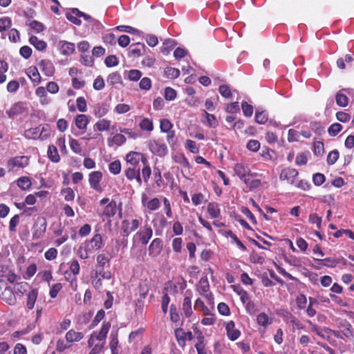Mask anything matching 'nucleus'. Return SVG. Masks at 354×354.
<instances>
[{"mask_svg":"<svg viewBox=\"0 0 354 354\" xmlns=\"http://www.w3.org/2000/svg\"><path fill=\"white\" fill-rule=\"evenodd\" d=\"M110 328V322H103L100 330L98 333L93 332L91 335L88 345L91 348V351L95 352V353H100L102 351Z\"/></svg>","mask_w":354,"mask_h":354,"instance_id":"obj_1","label":"nucleus"},{"mask_svg":"<svg viewBox=\"0 0 354 354\" xmlns=\"http://www.w3.org/2000/svg\"><path fill=\"white\" fill-rule=\"evenodd\" d=\"M153 236V230L149 225H145L140 228L133 236V245L131 248V252L135 248L136 243H141L142 245H147Z\"/></svg>","mask_w":354,"mask_h":354,"instance_id":"obj_2","label":"nucleus"},{"mask_svg":"<svg viewBox=\"0 0 354 354\" xmlns=\"http://www.w3.org/2000/svg\"><path fill=\"white\" fill-rule=\"evenodd\" d=\"M29 164V157L26 156H15L8 160L7 167L8 171H17L24 169Z\"/></svg>","mask_w":354,"mask_h":354,"instance_id":"obj_3","label":"nucleus"},{"mask_svg":"<svg viewBox=\"0 0 354 354\" xmlns=\"http://www.w3.org/2000/svg\"><path fill=\"white\" fill-rule=\"evenodd\" d=\"M148 147L150 151L157 156L165 157L168 153V148L162 141L150 140L148 142Z\"/></svg>","mask_w":354,"mask_h":354,"instance_id":"obj_4","label":"nucleus"},{"mask_svg":"<svg viewBox=\"0 0 354 354\" xmlns=\"http://www.w3.org/2000/svg\"><path fill=\"white\" fill-rule=\"evenodd\" d=\"M47 222L44 217H38L35 222L32 232V239H39L45 233Z\"/></svg>","mask_w":354,"mask_h":354,"instance_id":"obj_5","label":"nucleus"},{"mask_svg":"<svg viewBox=\"0 0 354 354\" xmlns=\"http://www.w3.org/2000/svg\"><path fill=\"white\" fill-rule=\"evenodd\" d=\"M142 219H124L122 221V230L124 236H128L131 232L136 231L140 225Z\"/></svg>","mask_w":354,"mask_h":354,"instance_id":"obj_6","label":"nucleus"},{"mask_svg":"<svg viewBox=\"0 0 354 354\" xmlns=\"http://www.w3.org/2000/svg\"><path fill=\"white\" fill-rule=\"evenodd\" d=\"M281 316L283 319V321L286 324H291L292 326V331H295L296 329L302 330L304 328L305 326L301 322V321L299 319L294 316L291 313L285 310L282 313Z\"/></svg>","mask_w":354,"mask_h":354,"instance_id":"obj_7","label":"nucleus"},{"mask_svg":"<svg viewBox=\"0 0 354 354\" xmlns=\"http://www.w3.org/2000/svg\"><path fill=\"white\" fill-rule=\"evenodd\" d=\"M176 338L180 347L184 348L187 340L191 341L194 336L192 332H185L183 328H178L174 331Z\"/></svg>","mask_w":354,"mask_h":354,"instance_id":"obj_8","label":"nucleus"},{"mask_svg":"<svg viewBox=\"0 0 354 354\" xmlns=\"http://www.w3.org/2000/svg\"><path fill=\"white\" fill-rule=\"evenodd\" d=\"M102 178V173L100 171L91 172L88 176L90 187L97 192H101L102 188L100 184Z\"/></svg>","mask_w":354,"mask_h":354,"instance_id":"obj_9","label":"nucleus"},{"mask_svg":"<svg viewBox=\"0 0 354 354\" xmlns=\"http://www.w3.org/2000/svg\"><path fill=\"white\" fill-rule=\"evenodd\" d=\"M84 243L86 245V250H91V252L100 250L103 245L102 237L100 234H95L92 239Z\"/></svg>","mask_w":354,"mask_h":354,"instance_id":"obj_10","label":"nucleus"},{"mask_svg":"<svg viewBox=\"0 0 354 354\" xmlns=\"http://www.w3.org/2000/svg\"><path fill=\"white\" fill-rule=\"evenodd\" d=\"M299 173L297 169L292 168H285L282 169L279 179L281 180H287L291 185L295 184L296 178Z\"/></svg>","mask_w":354,"mask_h":354,"instance_id":"obj_11","label":"nucleus"},{"mask_svg":"<svg viewBox=\"0 0 354 354\" xmlns=\"http://www.w3.org/2000/svg\"><path fill=\"white\" fill-rule=\"evenodd\" d=\"M57 49L61 55L70 56L75 52V46L74 43L65 40H60L57 43Z\"/></svg>","mask_w":354,"mask_h":354,"instance_id":"obj_12","label":"nucleus"},{"mask_svg":"<svg viewBox=\"0 0 354 354\" xmlns=\"http://www.w3.org/2000/svg\"><path fill=\"white\" fill-rule=\"evenodd\" d=\"M124 174L128 180H132L135 179L138 183L139 187L142 185V178L140 177V167H129L125 169Z\"/></svg>","mask_w":354,"mask_h":354,"instance_id":"obj_13","label":"nucleus"},{"mask_svg":"<svg viewBox=\"0 0 354 354\" xmlns=\"http://www.w3.org/2000/svg\"><path fill=\"white\" fill-rule=\"evenodd\" d=\"M162 250V241L159 238L154 239L149 246V255L156 258Z\"/></svg>","mask_w":354,"mask_h":354,"instance_id":"obj_14","label":"nucleus"},{"mask_svg":"<svg viewBox=\"0 0 354 354\" xmlns=\"http://www.w3.org/2000/svg\"><path fill=\"white\" fill-rule=\"evenodd\" d=\"M234 171L239 178L243 180L248 176H256L257 174H251L249 167L242 163H236L234 167Z\"/></svg>","mask_w":354,"mask_h":354,"instance_id":"obj_15","label":"nucleus"},{"mask_svg":"<svg viewBox=\"0 0 354 354\" xmlns=\"http://www.w3.org/2000/svg\"><path fill=\"white\" fill-rule=\"evenodd\" d=\"M126 160L127 163L130 164L132 167H139V162L140 160L144 164L147 162V160L143 157L142 154L139 152L131 151L126 156Z\"/></svg>","mask_w":354,"mask_h":354,"instance_id":"obj_16","label":"nucleus"},{"mask_svg":"<svg viewBox=\"0 0 354 354\" xmlns=\"http://www.w3.org/2000/svg\"><path fill=\"white\" fill-rule=\"evenodd\" d=\"M192 292L191 290H187L185 292V297L183 302V311L187 317H189L192 315Z\"/></svg>","mask_w":354,"mask_h":354,"instance_id":"obj_17","label":"nucleus"},{"mask_svg":"<svg viewBox=\"0 0 354 354\" xmlns=\"http://www.w3.org/2000/svg\"><path fill=\"white\" fill-rule=\"evenodd\" d=\"M26 108L25 103L22 102H18L15 103L11 108L7 111V114L10 118L21 115L25 112Z\"/></svg>","mask_w":354,"mask_h":354,"instance_id":"obj_18","label":"nucleus"},{"mask_svg":"<svg viewBox=\"0 0 354 354\" xmlns=\"http://www.w3.org/2000/svg\"><path fill=\"white\" fill-rule=\"evenodd\" d=\"M225 329L227 337L232 341L236 340L241 335L239 330L235 328V324L233 321H230L226 324Z\"/></svg>","mask_w":354,"mask_h":354,"instance_id":"obj_19","label":"nucleus"},{"mask_svg":"<svg viewBox=\"0 0 354 354\" xmlns=\"http://www.w3.org/2000/svg\"><path fill=\"white\" fill-rule=\"evenodd\" d=\"M40 70L46 75L52 76L55 71L53 64L48 59H42L39 63Z\"/></svg>","mask_w":354,"mask_h":354,"instance_id":"obj_20","label":"nucleus"},{"mask_svg":"<svg viewBox=\"0 0 354 354\" xmlns=\"http://www.w3.org/2000/svg\"><path fill=\"white\" fill-rule=\"evenodd\" d=\"M84 337V334L82 332L76 331L74 329H71L66 332L65 338L71 345L74 342H77L82 340Z\"/></svg>","mask_w":354,"mask_h":354,"instance_id":"obj_21","label":"nucleus"},{"mask_svg":"<svg viewBox=\"0 0 354 354\" xmlns=\"http://www.w3.org/2000/svg\"><path fill=\"white\" fill-rule=\"evenodd\" d=\"M257 323L263 328H267L273 322V319L269 317L266 313H260L257 316Z\"/></svg>","mask_w":354,"mask_h":354,"instance_id":"obj_22","label":"nucleus"},{"mask_svg":"<svg viewBox=\"0 0 354 354\" xmlns=\"http://www.w3.org/2000/svg\"><path fill=\"white\" fill-rule=\"evenodd\" d=\"M118 329H113L110 334L109 347L112 354H118Z\"/></svg>","mask_w":354,"mask_h":354,"instance_id":"obj_23","label":"nucleus"},{"mask_svg":"<svg viewBox=\"0 0 354 354\" xmlns=\"http://www.w3.org/2000/svg\"><path fill=\"white\" fill-rule=\"evenodd\" d=\"M339 329L346 339H351L353 337V333L352 330V326L348 322L344 321L341 322Z\"/></svg>","mask_w":354,"mask_h":354,"instance_id":"obj_24","label":"nucleus"},{"mask_svg":"<svg viewBox=\"0 0 354 354\" xmlns=\"http://www.w3.org/2000/svg\"><path fill=\"white\" fill-rule=\"evenodd\" d=\"M197 290L201 295H205L209 292V284L206 276L201 278L197 286Z\"/></svg>","mask_w":354,"mask_h":354,"instance_id":"obj_25","label":"nucleus"},{"mask_svg":"<svg viewBox=\"0 0 354 354\" xmlns=\"http://www.w3.org/2000/svg\"><path fill=\"white\" fill-rule=\"evenodd\" d=\"M207 212L212 218H218L221 215V209L218 204L209 203L207 205Z\"/></svg>","mask_w":354,"mask_h":354,"instance_id":"obj_26","label":"nucleus"},{"mask_svg":"<svg viewBox=\"0 0 354 354\" xmlns=\"http://www.w3.org/2000/svg\"><path fill=\"white\" fill-rule=\"evenodd\" d=\"M116 211H117L116 202L114 201H111L105 207L104 212H103V215L107 218H111L116 214Z\"/></svg>","mask_w":354,"mask_h":354,"instance_id":"obj_27","label":"nucleus"},{"mask_svg":"<svg viewBox=\"0 0 354 354\" xmlns=\"http://www.w3.org/2000/svg\"><path fill=\"white\" fill-rule=\"evenodd\" d=\"M38 295V290L37 289H32L27 295L26 306L29 310H32L37 300Z\"/></svg>","mask_w":354,"mask_h":354,"instance_id":"obj_28","label":"nucleus"},{"mask_svg":"<svg viewBox=\"0 0 354 354\" xmlns=\"http://www.w3.org/2000/svg\"><path fill=\"white\" fill-rule=\"evenodd\" d=\"M29 42L38 50L42 51L46 48L47 44L44 40H40L36 36H31Z\"/></svg>","mask_w":354,"mask_h":354,"instance_id":"obj_29","label":"nucleus"},{"mask_svg":"<svg viewBox=\"0 0 354 354\" xmlns=\"http://www.w3.org/2000/svg\"><path fill=\"white\" fill-rule=\"evenodd\" d=\"M88 124V119L86 115H77L75 118V125L80 130L86 129Z\"/></svg>","mask_w":354,"mask_h":354,"instance_id":"obj_30","label":"nucleus"},{"mask_svg":"<svg viewBox=\"0 0 354 354\" xmlns=\"http://www.w3.org/2000/svg\"><path fill=\"white\" fill-rule=\"evenodd\" d=\"M125 142V136L120 133H117L112 138L108 139V145L109 147H113L114 145H116L117 146H121Z\"/></svg>","mask_w":354,"mask_h":354,"instance_id":"obj_31","label":"nucleus"},{"mask_svg":"<svg viewBox=\"0 0 354 354\" xmlns=\"http://www.w3.org/2000/svg\"><path fill=\"white\" fill-rule=\"evenodd\" d=\"M145 48V46L144 44L138 42L136 44H133L131 45L129 48V53L133 56H140L142 55V51Z\"/></svg>","mask_w":354,"mask_h":354,"instance_id":"obj_32","label":"nucleus"},{"mask_svg":"<svg viewBox=\"0 0 354 354\" xmlns=\"http://www.w3.org/2000/svg\"><path fill=\"white\" fill-rule=\"evenodd\" d=\"M108 111L109 106L106 104H98L94 107L93 114L97 118H101L105 115Z\"/></svg>","mask_w":354,"mask_h":354,"instance_id":"obj_33","label":"nucleus"},{"mask_svg":"<svg viewBox=\"0 0 354 354\" xmlns=\"http://www.w3.org/2000/svg\"><path fill=\"white\" fill-rule=\"evenodd\" d=\"M176 45V41L171 39H165L161 47V52L162 54L167 55Z\"/></svg>","mask_w":354,"mask_h":354,"instance_id":"obj_34","label":"nucleus"},{"mask_svg":"<svg viewBox=\"0 0 354 354\" xmlns=\"http://www.w3.org/2000/svg\"><path fill=\"white\" fill-rule=\"evenodd\" d=\"M48 156L49 159L53 162H58L60 160V157L58 153L57 147L54 145H50L48 147Z\"/></svg>","mask_w":354,"mask_h":354,"instance_id":"obj_35","label":"nucleus"},{"mask_svg":"<svg viewBox=\"0 0 354 354\" xmlns=\"http://www.w3.org/2000/svg\"><path fill=\"white\" fill-rule=\"evenodd\" d=\"M306 322L309 325V328L311 331L315 332L318 336L325 338L326 337V333L327 331H325V329H322L319 328L317 325L313 324L310 320L308 319L306 320Z\"/></svg>","mask_w":354,"mask_h":354,"instance_id":"obj_36","label":"nucleus"},{"mask_svg":"<svg viewBox=\"0 0 354 354\" xmlns=\"http://www.w3.org/2000/svg\"><path fill=\"white\" fill-rule=\"evenodd\" d=\"M106 81L109 85L114 86L122 83V77L118 72L112 73L109 75Z\"/></svg>","mask_w":354,"mask_h":354,"instance_id":"obj_37","label":"nucleus"},{"mask_svg":"<svg viewBox=\"0 0 354 354\" xmlns=\"http://www.w3.org/2000/svg\"><path fill=\"white\" fill-rule=\"evenodd\" d=\"M24 135L27 139H39V127L28 129L24 131Z\"/></svg>","mask_w":354,"mask_h":354,"instance_id":"obj_38","label":"nucleus"},{"mask_svg":"<svg viewBox=\"0 0 354 354\" xmlns=\"http://www.w3.org/2000/svg\"><path fill=\"white\" fill-rule=\"evenodd\" d=\"M17 184L22 190H28L31 187V181L28 177L22 176L17 180Z\"/></svg>","mask_w":354,"mask_h":354,"instance_id":"obj_39","label":"nucleus"},{"mask_svg":"<svg viewBox=\"0 0 354 354\" xmlns=\"http://www.w3.org/2000/svg\"><path fill=\"white\" fill-rule=\"evenodd\" d=\"M335 100L337 104L341 107H345L348 104V97L345 94L342 93L341 92H338L336 94Z\"/></svg>","mask_w":354,"mask_h":354,"instance_id":"obj_40","label":"nucleus"},{"mask_svg":"<svg viewBox=\"0 0 354 354\" xmlns=\"http://www.w3.org/2000/svg\"><path fill=\"white\" fill-rule=\"evenodd\" d=\"M197 343L195 345V348L197 351L198 354H207L205 345L204 344V337L199 335L197 337Z\"/></svg>","mask_w":354,"mask_h":354,"instance_id":"obj_41","label":"nucleus"},{"mask_svg":"<svg viewBox=\"0 0 354 354\" xmlns=\"http://www.w3.org/2000/svg\"><path fill=\"white\" fill-rule=\"evenodd\" d=\"M245 308L247 313H248L250 315H254L259 311V309L257 304L252 300H250L245 306Z\"/></svg>","mask_w":354,"mask_h":354,"instance_id":"obj_42","label":"nucleus"},{"mask_svg":"<svg viewBox=\"0 0 354 354\" xmlns=\"http://www.w3.org/2000/svg\"><path fill=\"white\" fill-rule=\"evenodd\" d=\"M319 262V265L328 268H335L339 263L337 260L333 258H325L324 259H316Z\"/></svg>","mask_w":354,"mask_h":354,"instance_id":"obj_43","label":"nucleus"},{"mask_svg":"<svg viewBox=\"0 0 354 354\" xmlns=\"http://www.w3.org/2000/svg\"><path fill=\"white\" fill-rule=\"evenodd\" d=\"M268 114L259 109L256 111L255 121L261 124H265L268 121Z\"/></svg>","mask_w":354,"mask_h":354,"instance_id":"obj_44","label":"nucleus"},{"mask_svg":"<svg viewBox=\"0 0 354 354\" xmlns=\"http://www.w3.org/2000/svg\"><path fill=\"white\" fill-rule=\"evenodd\" d=\"M71 346V344L67 342L66 338L59 339L57 341L56 343V351L58 352H63L66 349L69 348Z\"/></svg>","mask_w":354,"mask_h":354,"instance_id":"obj_45","label":"nucleus"},{"mask_svg":"<svg viewBox=\"0 0 354 354\" xmlns=\"http://www.w3.org/2000/svg\"><path fill=\"white\" fill-rule=\"evenodd\" d=\"M39 139L41 140H46L50 134V127L48 124L39 125Z\"/></svg>","mask_w":354,"mask_h":354,"instance_id":"obj_46","label":"nucleus"},{"mask_svg":"<svg viewBox=\"0 0 354 354\" xmlns=\"http://www.w3.org/2000/svg\"><path fill=\"white\" fill-rule=\"evenodd\" d=\"M110 125H111L110 120H108L106 119H102V120H100L99 121H97L95 123V127L97 128V129L99 131H103L108 130L110 127Z\"/></svg>","mask_w":354,"mask_h":354,"instance_id":"obj_47","label":"nucleus"},{"mask_svg":"<svg viewBox=\"0 0 354 354\" xmlns=\"http://www.w3.org/2000/svg\"><path fill=\"white\" fill-rule=\"evenodd\" d=\"M204 114L205 116V120H203V122L208 127H214L216 125L215 116L207 113L206 111H204Z\"/></svg>","mask_w":354,"mask_h":354,"instance_id":"obj_48","label":"nucleus"},{"mask_svg":"<svg viewBox=\"0 0 354 354\" xmlns=\"http://www.w3.org/2000/svg\"><path fill=\"white\" fill-rule=\"evenodd\" d=\"M28 75L32 82L37 84L40 82L41 77L36 68H30L28 72Z\"/></svg>","mask_w":354,"mask_h":354,"instance_id":"obj_49","label":"nucleus"},{"mask_svg":"<svg viewBox=\"0 0 354 354\" xmlns=\"http://www.w3.org/2000/svg\"><path fill=\"white\" fill-rule=\"evenodd\" d=\"M77 255L82 259H86L89 257V254L92 253L91 250H86V245L84 243L77 250Z\"/></svg>","mask_w":354,"mask_h":354,"instance_id":"obj_50","label":"nucleus"},{"mask_svg":"<svg viewBox=\"0 0 354 354\" xmlns=\"http://www.w3.org/2000/svg\"><path fill=\"white\" fill-rule=\"evenodd\" d=\"M109 171L114 175L120 174L121 171V163L120 160H115L111 162L109 165Z\"/></svg>","mask_w":354,"mask_h":354,"instance_id":"obj_51","label":"nucleus"},{"mask_svg":"<svg viewBox=\"0 0 354 354\" xmlns=\"http://www.w3.org/2000/svg\"><path fill=\"white\" fill-rule=\"evenodd\" d=\"M308 221L312 224H316L317 229H321L322 218L321 216H319L317 214H310L309 215Z\"/></svg>","mask_w":354,"mask_h":354,"instance_id":"obj_52","label":"nucleus"},{"mask_svg":"<svg viewBox=\"0 0 354 354\" xmlns=\"http://www.w3.org/2000/svg\"><path fill=\"white\" fill-rule=\"evenodd\" d=\"M140 127L147 131H151L153 129V122L149 118H144L140 123Z\"/></svg>","mask_w":354,"mask_h":354,"instance_id":"obj_53","label":"nucleus"},{"mask_svg":"<svg viewBox=\"0 0 354 354\" xmlns=\"http://www.w3.org/2000/svg\"><path fill=\"white\" fill-rule=\"evenodd\" d=\"M61 194L64 196V199L66 201H71L75 198V193L73 190L70 187L62 189Z\"/></svg>","mask_w":354,"mask_h":354,"instance_id":"obj_54","label":"nucleus"},{"mask_svg":"<svg viewBox=\"0 0 354 354\" xmlns=\"http://www.w3.org/2000/svg\"><path fill=\"white\" fill-rule=\"evenodd\" d=\"M176 162L180 164L184 167H189V163L187 158L183 154H176L174 156Z\"/></svg>","mask_w":354,"mask_h":354,"instance_id":"obj_55","label":"nucleus"},{"mask_svg":"<svg viewBox=\"0 0 354 354\" xmlns=\"http://www.w3.org/2000/svg\"><path fill=\"white\" fill-rule=\"evenodd\" d=\"M68 265L69 270L73 275L76 276L80 273V267L77 260L73 259L68 263Z\"/></svg>","mask_w":354,"mask_h":354,"instance_id":"obj_56","label":"nucleus"},{"mask_svg":"<svg viewBox=\"0 0 354 354\" xmlns=\"http://www.w3.org/2000/svg\"><path fill=\"white\" fill-rule=\"evenodd\" d=\"M26 24L37 32H40L44 29L43 24L36 20L30 21L29 22H27Z\"/></svg>","mask_w":354,"mask_h":354,"instance_id":"obj_57","label":"nucleus"},{"mask_svg":"<svg viewBox=\"0 0 354 354\" xmlns=\"http://www.w3.org/2000/svg\"><path fill=\"white\" fill-rule=\"evenodd\" d=\"M185 148L193 153H198L199 148L196 146V143L192 140H187L185 144Z\"/></svg>","mask_w":354,"mask_h":354,"instance_id":"obj_58","label":"nucleus"},{"mask_svg":"<svg viewBox=\"0 0 354 354\" xmlns=\"http://www.w3.org/2000/svg\"><path fill=\"white\" fill-rule=\"evenodd\" d=\"M11 19L8 17H2L0 19V32H4L11 26Z\"/></svg>","mask_w":354,"mask_h":354,"instance_id":"obj_59","label":"nucleus"},{"mask_svg":"<svg viewBox=\"0 0 354 354\" xmlns=\"http://www.w3.org/2000/svg\"><path fill=\"white\" fill-rule=\"evenodd\" d=\"M142 77V73L137 69H131L128 73V79L130 81L136 82Z\"/></svg>","mask_w":354,"mask_h":354,"instance_id":"obj_60","label":"nucleus"},{"mask_svg":"<svg viewBox=\"0 0 354 354\" xmlns=\"http://www.w3.org/2000/svg\"><path fill=\"white\" fill-rule=\"evenodd\" d=\"M183 239L181 238H175L172 240L171 246L176 253H180L182 250Z\"/></svg>","mask_w":354,"mask_h":354,"instance_id":"obj_61","label":"nucleus"},{"mask_svg":"<svg viewBox=\"0 0 354 354\" xmlns=\"http://www.w3.org/2000/svg\"><path fill=\"white\" fill-rule=\"evenodd\" d=\"M57 250L55 248H50L44 253V257L48 261H53L57 257Z\"/></svg>","mask_w":354,"mask_h":354,"instance_id":"obj_62","label":"nucleus"},{"mask_svg":"<svg viewBox=\"0 0 354 354\" xmlns=\"http://www.w3.org/2000/svg\"><path fill=\"white\" fill-rule=\"evenodd\" d=\"M70 147L75 153L80 154L82 153V150L80 144L74 138H71L70 140Z\"/></svg>","mask_w":354,"mask_h":354,"instance_id":"obj_63","label":"nucleus"},{"mask_svg":"<svg viewBox=\"0 0 354 354\" xmlns=\"http://www.w3.org/2000/svg\"><path fill=\"white\" fill-rule=\"evenodd\" d=\"M342 124L339 123H334L329 127L328 132L330 136H335L342 130Z\"/></svg>","mask_w":354,"mask_h":354,"instance_id":"obj_64","label":"nucleus"}]
</instances>
